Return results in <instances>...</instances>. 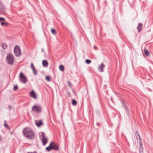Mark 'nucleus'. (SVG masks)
I'll return each instance as SVG.
<instances>
[{
    "label": "nucleus",
    "mask_w": 153,
    "mask_h": 153,
    "mask_svg": "<svg viewBox=\"0 0 153 153\" xmlns=\"http://www.w3.org/2000/svg\"><path fill=\"white\" fill-rule=\"evenodd\" d=\"M24 136L29 140L33 139L35 138L34 131L29 128H24L22 131Z\"/></svg>",
    "instance_id": "obj_1"
},
{
    "label": "nucleus",
    "mask_w": 153,
    "mask_h": 153,
    "mask_svg": "<svg viewBox=\"0 0 153 153\" xmlns=\"http://www.w3.org/2000/svg\"><path fill=\"white\" fill-rule=\"evenodd\" d=\"M59 149L58 145L55 143L53 142H51L49 146L46 148V149L48 152H49L52 149L57 151Z\"/></svg>",
    "instance_id": "obj_2"
},
{
    "label": "nucleus",
    "mask_w": 153,
    "mask_h": 153,
    "mask_svg": "<svg viewBox=\"0 0 153 153\" xmlns=\"http://www.w3.org/2000/svg\"><path fill=\"white\" fill-rule=\"evenodd\" d=\"M14 58L13 55L11 53H9L6 57L7 63L9 65H13L14 61Z\"/></svg>",
    "instance_id": "obj_3"
},
{
    "label": "nucleus",
    "mask_w": 153,
    "mask_h": 153,
    "mask_svg": "<svg viewBox=\"0 0 153 153\" xmlns=\"http://www.w3.org/2000/svg\"><path fill=\"white\" fill-rule=\"evenodd\" d=\"M14 52L15 55L17 57H19L21 55V51L19 46L16 45L14 49Z\"/></svg>",
    "instance_id": "obj_4"
},
{
    "label": "nucleus",
    "mask_w": 153,
    "mask_h": 153,
    "mask_svg": "<svg viewBox=\"0 0 153 153\" xmlns=\"http://www.w3.org/2000/svg\"><path fill=\"white\" fill-rule=\"evenodd\" d=\"M32 111L36 113H40L42 112V107L39 105L33 106L32 108Z\"/></svg>",
    "instance_id": "obj_5"
},
{
    "label": "nucleus",
    "mask_w": 153,
    "mask_h": 153,
    "mask_svg": "<svg viewBox=\"0 0 153 153\" xmlns=\"http://www.w3.org/2000/svg\"><path fill=\"white\" fill-rule=\"evenodd\" d=\"M19 78L21 82L23 83H26L27 82V79L24 75V74L22 72H21L19 75Z\"/></svg>",
    "instance_id": "obj_6"
},
{
    "label": "nucleus",
    "mask_w": 153,
    "mask_h": 153,
    "mask_svg": "<svg viewBox=\"0 0 153 153\" xmlns=\"http://www.w3.org/2000/svg\"><path fill=\"white\" fill-rule=\"evenodd\" d=\"M41 135L42 138H41V140L43 145L45 146L48 142V139L45 136V134L43 132H42Z\"/></svg>",
    "instance_id": "obj_7"
},
{
    "label": "nucleus",
    "mask_w": 153,
    "mask_h": 153,
    "mask_svg": "<svg viewBox=\"0 0 153 153\" xmlns=\"http://www.w3.org/2000/svg\"><path fill=\"white\" fill-rule=\"evenodd\" d=\"M105 67V65L103 63H102L101 65L98 66V71L101 72H102L103 71V68Z\"/></svg>",
    "instance_id": "obj_8"
},
{
    "label": "nucleus",
    "mask_w": 153,
    "mask_h": 153,
    "mask_svg": "<svg viewBox=\"0 0 153 153\" xmlns=\"http://www.w3.org/2000/svg\"><path fill=\"white\" fill-rule=\"evenodd\" d=\"M30 96L31 97L33 98L34 99H36L37 97L36 96V94L34 91H32L30 93Z\"/></svg>",
    "instance_id": "obj_9"
},
{
    "label": "nucleus",
    "mask_w": 153,
    "mask_h": 153,
    "mask_svg": "<svg viewBox=\"0 0 153 153\" xmlns=\"http://www.w3.org/2000/svg\"><path fill=\"white\" fill-rule=\"evenodd\" d=\"M35 123L36 125L38 127L40 126L43 124L41 120H36L35 121Z\"/></svg>",
    "instance_id": "obj_10"
},
{
    "label": "nucleus",
    "mask_w": 153,
    "mask_h": 153,
    "mask_svg": "<svg viewBox=\"0 0 153 153\" xmlns=\"http://www.w3.org/2000/svg\"><path fill=\"white\" fill-rule=\"evenodd\" d=\"M143 25L142 23H139L137 27L138 30V32L139 33L140 32L143 28Z\"/></svg>",
    "instance_id": "obj_11"
},
{
    "label": "nucleus",
    "mask_w": 153,
    "mask_h": 153,
    "mask_svg": "<svg viewBox=\"0 0 153 153\" xmlns=\"http://www.w3.org/2000/svg\"><path fill=\"white\" fill-rule=\"evenodd\" d=\"M42 64L43 66L45 67H47L48 65V62L46 60H43L42 61Z\"/></svg>",
    "instance_id": "obj_12"
},
{
    "label": "nucleus",
    "mask_w": 153,
    "mask_h": 153,
    "mask_svg": "<svg viewBox=\"0 0 153 153\" xmlns=\"http://www.w3.org/2000/svg\"><path fill=\"white\" fill-rule=\"evenodd\" d=\"M1 47L4 49H5L7 48V45L6 44L2 43L1 44Z\"/></svg>",
    "instance_id": "obj_13"
},
{
    "label": "nucleus",
    "mask_w": 153,
    "mask_h": 153,
    "mask_svg": "<svg viewBox=\"0 0 153 153\" xmlns=\"http://www.w3.org/2000/svg\"><path fill=\"white\" fill-rule=\"evenodd\" d=\"M123 105L124 107L126 109V110L127 112V113H128V107L126 106V105L124 104V103L123 102Z\"/></svg>",
    "instance_id": "obj_14"
},
{
    "label": "nucleus",
    "mask_w": 153,
    "mask_h": 153,
    "mask_svg": "<svg viewBox=\"0 0 153 153\" xmlns=\"http://www.w3.org/2000/svg\"><path fill=\"white\" fill-rule=\"evenodd\" d=\"M135 134H136L137 139H141L140 137V136L139 135V133L138 131H136Z\"/></svg>",
    "instance_id": "obj_15"
},
{
    "label": "nucleus",
    "mask_w": 153,
    "mask_h": 153,
    "mask_svg": "<svg viewBox=\"0 0 153 153\" xmlns=\"http://www.w3.org/2000/svg\"><path fill=\"white\" fill-rule=\"evenodd\" d=\"M5 9L3 4L0 2V10H4Z\"/></svg>",
    "instance_id": "obj_16"
},
{
    "label": "nucleus",
    "mask_w": 153,
    "mask_h": 153,
    "mask_svg": "<svg viewBox=\"0 0 153 153\" xmlns=\"http://www.w3.org/2000/svg\"><path fill=\"white\" fill-rule=\"evenodd\" d=\"M144 53L147 56H148V55H149V52L148 50L146 49H145L144 50Z\"/></svg>",
    "instance_id": "obj_17"
},
{
    "label": "nucleus",
    "mask_w": 153,
    "mask_h": 153,
    "mask_svg": "<svg viewBox=\"0 0 153 153\" xmlns=\"http://www.w3.org/2000/svg\"><path fill=\"white\" fill-rule=\"evenodd\" d=\"M59 68L60 71H64V67L63 65H60L59 66Z\"/></svg>",
    "instance_id": "obj_18"
},
{
    "label": "nucleus",
    "mask_w": 153,
    "mask_h": 153,
    "mask_svg": "<svg viewBox=\"0 0 153 153\" xmlns=\"http://www.w3.org/2000/svg\"><path fill=\"white\" fill-rule=\"evenodd\" d=\"M8 25V23L7 22H1V25L2 26H6Z\"/></svg>",
    "instance_id": "obj_19"
},
{
    "label": "nucleus",
    "mask_w": 153,
    "mask_h": 153,
    "mask_svg": "<svg viewBox=\"0 0 153 153\" xmlns=\"http://www.w3.org/2000/svg\"><path fill=\"white\" fill-rule=\"evenodd\" d=\"M76 104H77V102L75 100H73L72 101V104L73 105H76Z\"/></svg>",
    "instance_id": "obj_20"
},
{
    "label": "nucleus",
    "mask_w": 153,
    "mask_h": 153,
    "mask_svg": "<svg viewBox=\"0 0 153 153\" xmlns=\"http://www.w3.org/2000/svg\"><path fill=\"white\" fill-rule=\"evenodd\" d=\"M33 71V73L34 75H36L37 74V71L35 70V68L32 69Z\"/></svg>",
    "instance_id": "obj_21"
},
{
    "label": "nucleus",
    "mask_w": 153,
    "mask_h": 153,
    "mask_svg": "<svg viewBox=\"0 0 153 153\" xmlns=\"http://www.w3.org/2000/svg\"><path fill=\"white\" fill-rule=\"evenodd\" d=\"M45 79L47 81H50L51 80V78L50 76H47L45 77Z\"/></svg>",
    "instance_id": "obj_22"
},
{
    "label": "nucleus",
    "mask_w": 153,
    "mask_h": 153,
    "mask_svg": "<svg viewBox=\"0 0 153 153\" xmlns=\"http://www.w3.org/2000/svg\"><path fill=\"white\" fill-rule=\"evenodd\" d=\"M85 62L87 64H88L91 62V61L90 59H86L85 61Z\"/></svg>",
    "instance_id": "obj_23"
},
{
    "label": "nucleus",
    "mask_w": 153,
    "mask_h": 153,
    "mask_svg": "<svg viewBox=\"0 0 153 153\" xmlns=\"http://www.w3.org/2000/svg\"><path fill=\"white\" fill-rule=\"evenodd\" d=\"M51 32L53 34H56V31L54 29H51Z\"/></svg>",
    "instance_id": "obj_24"
},
{
    "label": "nucleus",
    "mask_w": 153,
    "mask_h": 153,
    "mask_svg": "<svg viewBox=\"0 0 153 153\" xmlns=\"http://www.w3.org/2000/svg\"><path fill=\"white\" fill-rule=\"evenodd\" d=\"M30 67L32 69L35 68V67L34 66V65L32 63L31 64Z\"/></svg>",
    "instance_id": "obj_25"
},
{
    "label": "nucleus",
    "mask_w": 153,
    "mask_h": 153,
    "mask_svg": "<svg viewBox=\"0 0 153 153\" xmlns=\"http://www.w3.org/2000/svg\"><path fill=\"white\" fill-rule=\"evenodd\" d=\"M18 89V87L17 85H15L13 88L14 91H16Z\"/></svg>",
    "instance_id": "obj_26"
},
{
    "label": "nucleus",
    "mask_w": 153,
    "mask_h": 153,
    "mask_svg": "<svg viewBox=\"0 0 153 153\" xmlns=\"http://www.w3.org/2000/svg\"><path fill=\"white\" fill-rule=\"evenodd\" d=\"M5 19L3 17H0V22L1 21H5Z\"/></svg>",
    "instance_id": "obj_27"
},
{
    "label": "nucleus",
    "mask_w": 153,
    "mask_h": 153,
    "mask_svg": "<svg viewBox=\"0 0 153 153\" xmlns=\"http://www.w3.org/2000/svg\"><path fill=\"white\" fill-rule=\"evenodd\" d=\"M4 126L5 127V128H9V126L6 123H5L4 124Z\"/></svg>",
    "instance_id": "obj_28"
},
{
    "label": "nucleus",
    "mask_w": 153,
    "mask_h": 153,
    "mask_svg": "<svg viewBox=\"0 0 153 153\" xmlns=\"http://www.w3.org/2000/svg\"><path fill=\"white\" fill-rule=\"evenodd\" d=\"M68 85L70 87H71V82L69 81H68Z\"/></svg>",
    "instance_id": "obj_29"
},
{
    "label": "nucleus",
    "mask_w": 153,
    "mask_h": 153,
    "mask_svg": "<svg viewBox=\"0 0 153 153\" xmlns=\"http://www.w3.org/2000/svg\"><path fill=\"white\" fill-rule=\"evenodd\" d=\"M2 136L0 135V141L2 140Z\"/></svg>",
    "instance_id": "obj_30"
},
{
    "label": "nucleus",
    "mask_w": 153,
    "mask_h": 153,
    "mask_svg": "<svg viewBox=\"0 0 153 153\" xmlns=\"http://www.w3.org/2000/svg\"><path fill=\"white\" fill-rule=\"evenodd\" d=\"M94 49H95V50H97V47L96 46H94Z\"/></svg>",
    "instance_id": "obj_31"
},
{
    "label": "nucleus",
    "mask_w": 153,
    "mask_h": 153,
    "mask_svg": "<svg viewBox=\"0 0 153 153\" xmlns=\"http://www.w3.org/2000/svg\"><path fill=\"white\" fill-rule=\"evenodd\" d=\"M41 50L42 52H44V49L43 48H42Z\"/></svg>",
    "instance_id": "obj_32"
},
{
    "label": "nucleus",
    "mask_w": 153,
    "mask_h": 153,
    "mask_svg": "<svg viewBox=\"0 0 153 153\" xmlns=\"http://www.w3.org/2000/svg\"><path fill=\"white\" fill-rule=\"evenodd\" d=\"M28 153H37L36 152H28Z\"/></svg>",
    "instance_id": "obj_33"
},
{
    "label": "nucleus",
    "mask_w": 153,
    "mask_h": 153,
    "mask_svg": "<svg viewBox=\"0 0 153 153\" xmlns=\"http://www.w3.org/2000/svg\"><path fill=\"white\" fill-rule=\"evenodd\" d=\"M9 108H10V109H11V106H9Z\"/></svg>",
    "instance_id": "obj_34"
},
{
    "label": "nucleus",
    "mask_w": 153,
    "mask_h": 153,
    "mask_svg": "<svg viewBox=\"0 0 153 153\" xmlns=\"http://www.w3.org/2000/svg\"><path fill=\"white\" fill-rule=\"evenodd\" d=\"M140 153H143V152H140Z\"/></svg>",
    "instance_id": "obj_35"
},
{
    "label": "nucleus",
    "mask_w": 153,
    "mask_h": 153,
    "mask_svg": "<svg viewBox=\"0 0 153 153\" xmlns=\"http://www.w3.org/2000/svg\"><path fill=\"white\" fill-rule=\"evenodd\" d=\"M140 152H141V150H140Z\"/></svg>",
    "instance_id": "obj_36"
}]
</instances>
